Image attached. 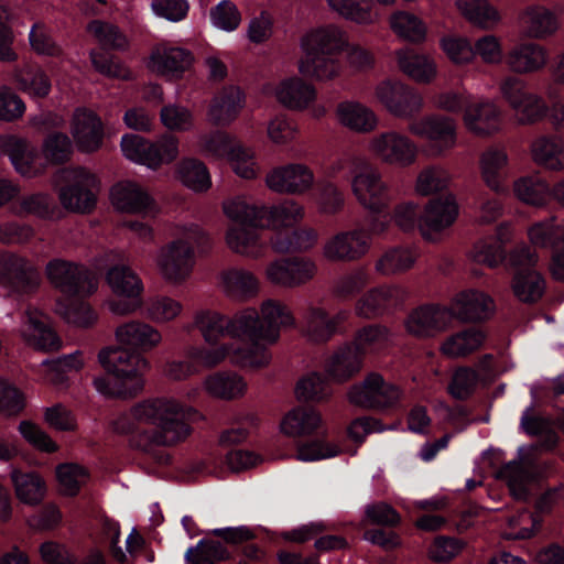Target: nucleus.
Segmentation results:
<instances>
[{"label":"nucleus","instance_id":"obj_1","mask_svg":"<svg viewBox=\"0 0 564 564\" xmlns=\"http://www.w3.org/2000/svg\"><path fill=\"white\" fill-rule=\"evenodd\" d=\"M200 419L203 415L197 410L173 399H149L134 404L130 414H119L110 427L117 434H129L134 430V421L155 425L156 430L140 432L131 441L135 448L152 453L155 446H173L185 441L192 432L187 422Z\"/></svg>","mask_w":564,"mask_h":564},{"label":"nucleus","instance_id":"obj_2","mask_svg":"<svg viewBox=\"0 0 564 564\" xmlns=\"http://www.w3.org/2000/svg\"><path fill=\"white\" fill-rule=\"evenodd\" d=\"M346 45L345 32L337 25L329 24L308 32L301 40L300 74L319 82L337 78L341 73L337 55Z\"/></svg>","mask_w":564,"mask_h":564},{"label":"nucleus","instance_id":"obj_3","mask_svg":"<svg viewBox=\"0 0 564 564\" xmlns=\"http://www.w3.org/2000/svg\"><path fill=\"white\" fill-rule=\"evenodd\" d=\"M177 238L161 248L158 267L162 276L170 282L180 283L192 272L194 265V246L204 245L207 237L198 225L176 228Z\"/></svg>","mask_w":564,"mask_h":564},{"label":"nucleus","instance_id":"obj_4","mask_svg":"<svg viewBox=\"0 0 564 564\" xmlns=\"http://www.w3.org/2000/svg\"><path fill=\"white\" fill-rule=\"evenodd\" d=\"M228 336L245 338L250 341L247 347H235L232 364L241 367L262 368L271 362V354L264 341L263 324L256 308H246L228 318Z\"/></svg>","mask_w":564,"mask_h":564},{"label":"nucleus","instance_id":"obj_5","mask_svg":"<svg viewBox=\"0 0 564 564\" xmlns=\"http://www.w3.org/2000/svg\"><path fill=\"white\" fill-rule=\"evenodd\" d=\"M64 182L57 194L61 205L68 212L89 214L97 204L99 182L95 174L83 166L65 167L56 173Z\"/></svg>","mask_w":564,"mask_h":564},{"label":"nucleus","instance_id":"obj_6","mask_svg":"<svg viewBox=\"0 0 564 564\" xmlns=\"http://www.w3.org/2000/svg\"><path fill=\"white\" fill-rule=\"evenodd\" d=\"M402 390L384 380L379 372H369L365 378L349 387L347 400L350 404L367 411L386 412L399 406Z\"/></svg>","mask_w":564,"mask_h":564},{"label":"nucleus","instance_id":"obj_7","mask_svg":"<svg viewBox=\"0 0 564 564\" xmlns=\"http://www.w3.org/2000/svg\"><path fill=\"white\" fill-rule=\"evenodd\" d=\"M123 155L152 170L173 162L178 155V139L165 133L155 142L138 134H126L121 140Z\"/></svg>","mask_w":564,"mask_h":564},{"label":"nucleus","instance_id":"obj_8","mask_svg":"<svg viewBox=\"0 0 564 564\" xmlns=\"http://www.w3.org/2000/svg\"><path fill=\"white\" fill-rule=\"evenodd\" d=\"M45 273L50 283L68 296H86L97 290V280L85 265L64 259L47 262Z\"/></svg>","mask_w":564,"mask_h":564},{"label":"nucleus","instance_id":"obj_9","mask_svg":"<svg viewBox=\"0 0 564 564\" xmlns=\"http://www.w3.org/2000/svg\"><path fill=\"white\" fill-rule=\"evenodd\" d=\"M41 274L26 257L0 250V286L12 294L30 295L37 291Z\"/></svg>","mask_w":564,"mask_h":564},{"label":"nucleus","instance_id":"obj_10","mask_svg":"<svg viewBox=\"0 0 564 564\" xmlns=\"http://www.w3.org/2000/svg\"><path fill=\"white\" fill-rule=\"evenodd\" d=\"M368 151L382 164L401 169L413 165L419 152L413 140L393 130L373 135L368 142Z\"/></svg>","mask_w":564,"mask_h":564},{"label":"nucleus","instance_id":"obj_11","mask_svg":"<svg viewBox=\"0 0 564 564\" xmlns=\"http://www.w3.org/2000/svg\"><path fill=\"white\" fill-rule=\"evenodd\" d=\"M351 192L357 202L372 214L383 213L393 200L391 188L383 181L381 172L369 164L352 176Z\"/></svg>","mask_w":564,"mask_h":564},{"label":"nucleus","instance_id":"obj_12","mask_svg":"<svg viewBox=\"0 0 564 564\" xmlns=\"http://www.w3.org/2000/svg\"><path fill=\"white\" fill-rule=\"evenodd\" d=\"M387 111L400 119H412L423 109V97L413 87L401 82L384 80L375 90Z\"/></svg>","mask_w":564,"mask_h":564},{"label":"nucleus","instance_id":"obj_13","mask_svg":"<svg viewBox=\"0 0 564 564\" xmlns=\"http://www.w3.org/2000/svg\"><path fill=\"white\" fill-rule=\"evenodd\" d=\"M411 134L430 142L433 154L441 155L456 145V122L445 116H426L409 123Z\"/></svg>","mask_w":564,"mask_h":564},{"label":"nucleus","instance_id":"obj_14","mask_svg":"<svg viewBox=\"0 0 564 564\" xmlns=\"http://www.w3.org/2000/svg\"><path fill=\"white\" fill-rule=\"evenodd\" d=\"M316 263L305 257H289L270 262L265 268L267 280L279 288L295 289L314 279Z\"/></svg>","mask_w":564,"mask_h":564},{"label":"nucleus","instance_id":"obj_15","mask_svg":"<svg viewBox=\"0 0 564 564\" xmlns=\"http://www.w3.org/2000/svg\"><path fill=\"white\" fill-rule=\"evenodd\" d=\"M532 245L552 248L550 272L554 280L564 281V218L555 224V217L535 223L528 229Z\"/></svg>","mask_w":564,"mask_h":564},{"label":"nucleus","instance_id":"obj_16","mask_svg":"<svg viewBox=\"0 0 564 564\" xmlns=\"http://www.w3.org/2000/svg\"><path fill=\"white\" fill-rule=\"evenodd\" d=\"M371 243L364 228H355L330 237L324 245L323 254L329 261L354 262L369 252Z\"/></svg>","mask_w":564,"mask_h":564},{"label":"nucleus","instance_id":"obj_17","mask_svg":"<svg viewBox=\"0 0 564 564\" xmlns=\"http://www.w3.org/2000/svg\"><path fill=\"white\" fill-rule=\"evenodd\" d=\"M449 308L426 304L412 310L404 319V327L413 337L427 338L444 332L452 323Z\"/></svg>","mask_w":564,"mask_h":564},{"label":"nucleus","instance_id":"obj_18","mask_svg":"<svg viewBox=\"0 0 564 564\" xmlns=\"http://www.w3.org/2000/svg\"><path fill=\"white\" fill-rule=\"evenodd\" d=\"M408 291L400 285H380L367 291L356 303V314L362 318H377L401 306Z\"/></svg>","mask_w":564,"mask_h":564},{"label":"nucleus","instance_id":"obj_19","mask_svg":"<svg viewBox=\"0 0 564 564\" xmlns=\"http://www.w3.org/2000/svg\"><path fill=\"white\" fill-rule=\"evenodd\" d=\"M314 180V173L307 165L292 163L272 170L265 183L273 192L302 195L312 188Z\"/></svg>","mask_w":564,"mask_h":564},{"label":"nucleus","instance_id":"obj_20","mask_svg":"<svg viewBox=\"0 0 564 564\" xmlns=\"http://www.w3.org/2000/svg\"><path fill=\"white\" fill-rule=\"evenodd\" d=\"M457 214L453 196L432 199L419 217V230L424 239L434 241L436 235L455 221Z\"/></svg>","mask_w":564,"mask_h":564},{"label":"nucleus","instance_id":"obj_21","mask_svg":"<svg viewBox=\"0 0 564 564\" xmlns=\"http://www.w3.org/2000/svg\"><path fill=\"white\" fill-rule=\"evenodd\" d=\"M507 68L517 75L541 72L549 62V51L535 42H522L513 45L503 56Z\"/></svg>","mask_w":564,"mask_h":564},{"label":"nucleus","instance_id":"obj_22","mask_svg":"<svg viewBox=\"0 0 564 564\" xmlns=\"http://www.w3.org/2000/svg\"><path fill=\"white\" fill-rule=\"evenodd\" d=\"M522 33L531 40H546L561 26L558 15L543 4L527 6L519 15Z\"/></svg>","mask_w":564,"mask_h":564},{"label":"nucleus","instance_id":"obj_23","mask_svg":"<svg viewBox=\"0 0 564 564\" xmlns=\"http://www.w3.org/2000/svg\"><path fill=\"white\" fill-rule=\"evenodd\" d=\"M264 226L230 225L225 234L228 249L241 257L259 259L267 251V239L262 237Z\"/></svg>","mask_w":564,"mask_h":564},{"label":"nucleus","instance_id":"obj_24","mask_svg":"<svg viewBox=\"0 0 564 564\" xmlns=\"http://www.w3.org/2000/svg\"><path fill=\"white\" fill-rule=\"evenodd\" d=\"M72 134L80 152H96L102 144V122L94 111L78 108L73 115Z\"/></svg>","mask_w":564,"mask_h":564},{"label":"nucleus","instance_id":"obj_25","mask_svg":"<svg viewBox=\"0 0 564 564\" xmlns=\"http://www.w3.org/2000/svg\"><path fill=\"white\" fill-rule=\"evenodd\" d=\"M453 318L462 322H481L488 319L495 312L494 300L482 291L466 290L459 292L449 308Z\"/></svg>","mask_w":564,"mask_h":564},{"label":"nucleus","instance_id":"obj_26","mask_svg":"<svg viewBox=\"0 0 564 564\" xmlns=\"http://www.w3.org/2000/svg\"><path fill=\"white\" fill-rule=\"evenodd\" d=\"M117 341L137 352H148L162 341L161 333L152 325L142 321H130L116 328Z\"/></svg>","mask_w":564,"mask_h":564},{"label":"nucleus","instance_id":"obj_27","mask_svg":"<svg viewBox=\"0 0 564 564\" xmlns=\"http://www.w3.org/2000/svg\"><path fill=\"white\" fill-rule=\"evenodd\" d=\"M96 390L106 398L132 400L144 389V373L105 375L93 381Z\"/></svg>","mask_w":564,"mask_h":564},{"label":"nucleus","instance_id":"obj_28","mask_svg":"<svg viewBox=\"0 0 564 564\" xmlns=\"http://www.w3.org/2000/svg\"><path fill=\"white\" fill-rule=\"evenodd\" d=\"M98 360L107 370V375L145 373L150 368L148 359L142 354L130 351L123 346L101 349Z\"/></svg>","mask_w":564,"mask_h":564},{"label":"nucleus","instance_id":"obj_29","mask_svg":"<svg viewBox=\"0 0 564 564\" xmlns=\"http://www.w3.org/2000/svg\"><path fill=\"white\" fill-rule=\"evenodd\" d=\"M364 365L358 348L346 344L335 350L325 362V373L336 383H345L356 377Z\"/></svg>","mask_w":564,"mask_h":564},{"label":"nucleus","instance_id":"obj_30","mask_svg":"<svg viewBox=\"0 0 564 564\" xmlns=\"http://www.w3.org/2000/svg\"><path fill=\"white\" fill-rule=\"evenodd\" d=\"M192 62L193 55L185 48L158 46L150 55L148 67L162 76L178 78Z\"/></svg>","mask_w":564,"mask_h":564},{"label":"nucleus","instance_id":"obj_31","mask_svg":"<svg viewBox=\"0 0 564 564\" xmlns=\"http://www.w3.org/2000/svg\"><path fill=\"white\" fill-rule=\"evenodd\" d=\"M243 107V95L239 87H224L210 101L207 119L216 127L230 124Z\"/></svg>","mask_w":564,"mask_h":564},{"label":"nucleus","instance_id":"obj_32","mask_svg":"<svg viewBox=\"0 0 564 564\" xmlns=\"http://www.w3.org/2000/svg\"><path fill=\"white\" fill-rule=\"evenodd\" d=\"M464 124L477 137H489L500 129L498 107L490 101L469 104L464 111Z\"/></svg>","mask_w":564,"mask_h":564},{"label":"nucleus","instance_id":"obj_33","mask_svg":"<svg viewBox=\"0 0 564 564\" xmlns=\"http://www.w3.org/2000/svg\"><path fill=\"white\" fill-rule=\"evenodd\" d=\"M532 161L549 171H564V138L557 134H542L530 144Z\"/></svg>","mask_w":564,"mask_h":564},{"label":"nucleus","instance_id":"obj_34","mask_svg":"<svg viewBox=\"0 0 564 564\" xmlns=\"http://www.w3.org/2000/svg\"><path fill=\"white\" fill-rule=\"evenodd\" d=\"M0 151L8 155L15 170L23 176L33 177L39 170L33 165L36 158L35 149L17 135L0 137Z\"/></svg>","mask_w":564,"mask_h":564},{"label":"nucleus","instance_id":"obj_35","mask_svg":"<svg viewBox=\"0 0 564 564\" xmlns=\"http://www.w3.org/2000/svg\"><path fill=\"white\" fill-rule=\"evenodd\" d=\"M496 478L506 481L514 499L525 501L529 495L528 487L535 480V473L531 464L513 460L502 465L496 471Z\"/></svg>","mask_w":564,"mask_h":564},{"label":"nucleus","instance_id":"obj_36","mask_svg":"<svg viewBox=\"0 0 564 564\" xmlns=\"http://www.w3.org/2000/svg\"><path fill=\"white\" fill-rule=\"evenodd\" d=\"M317 96L316 88L299 77L283 80L275 90L280 104L291 110H304Z\"/></svg>","mask_w":564,"mask_h":564},{"label":"nucleus","instance_id":"obj_37","mask_svg":"<svg viewBox=\"0 0 564 564\" xmlns=\"http://www.w3.org/2000/svg\"><path fill=\"white\" fill-rule=\"evenodd\" d=\"M340 124L359 133H369L378 127V117L367 106L358 101H341L336 107Z\"/></svg>","mask_w":564,"mask_h":564},{"label":"nucleus","instance_id":"obj_38","mask_svg":"<svg viewBox=\"0 0 564 564\" xmlns=\"http://www.w3.org/2000/svg\"><path fill=\"white\" fill-rule=\"evenodd\" d=\"M111 200L113 206L121 212L140 214L148 210L153 199L138 184L121 182L111 188Z\"/></svg>","mask_w":564,"mask_h":564},{"label":"nucleus","instance_id":"obj_39","mask_svg":"<svg viewBox=\"0 0 564 564\" xmlns=\"http://www.w3.org/2000/svg\"><path fill=\"white\" fill-rule=\"evenodd\" d=\"M224 292L230 299L247 301L258 295L260 282L258 278L245 269H229L220 275Z\"/></svg>","mask_w":564,"mask_h":564},{"label":"nucleus","instance_id":"obj_40","mask_svg":"<svg viewBox=\"0 0 564 564\" xmlns=\"http://www.w3.org/2000/svg\"><path fill=\"white\" fill-rule=\"evenodd\" d=\"M508 155L505 150L490 148L479 158L480 175L485 184L495 193H506L503 185Z\"/></svg>","mask_w":564,"mask_h":564},{"label":"nucleus","instance_id":"obj_41","mask_svg":"<svg viewBox=\"0 0 564 564\" xmlns=\"http://www.w3.org/2000/svg\"><path fill=\"white\" fill-rule=\"evenodd\" d=\"M29 330H22L23 338L42 350L58 348L59 339L56 333L47 325L46 317L35 308L25 311Z\"/></svg>","mask_w":564,"mask_h":564},{"label":"nucleus","instance_id":"obj_42","mask_svg":"<svg viewBox=\"0 0 564 564\" xmlns=\"http://www.w3.org/2000/svg\"><path fill=\"white\" fill-rule=\"evenodd\" d=\"M204 389L213 398L229 401L242 397L247 383L235 372L218 371L205 378Z\"/></svg>","mask_w":564,"mask_h":564},{"label":"nucleus","instance_id":"obj_43","mask_svg":"<svg viewBox=\"0 0 564 564\" xmlns=\"http://www.w3.org/2000/svg\"><path fill=\"white\" fill-rule=\"evenodd\" d=\"M400 69L419 84H430L436 77L435 62L426 55L411 50L397 51Z\"/></svg>","mask_w":564,"mask_h":564},{"label":"nucleus","instance_id":"obj_44","mask_svg":"<svg viewBox=\"0 0 564 564\" xmlns=\"http://www.w3.org/2000/svg\"><path fill=\"white\" fill-rule=\"evenodd\" d=\"M264 343L274 344L280 337L282 326L293 325L294 317L288 306L275 300L264 301L261 305Z\"/></svg>","mask_w":564,"mask_h":564},{"label":"nucleus","instance_id":"obj_45","mask_svg":"<svg viewBox=\"0 0 564 564\" xmlns=\"http://www.w3.org/2000/svg\"><path fill=\"white\" fill-rule=\"evenodd\" d=\"M12 209L19 217L33 216L44 220L55 218L58 213V206L53 196L42 192L21 196L13 204Z\"/></svg>","mask_w":564,"mask_h":564},{"label":"nucleus","instance_id":"obj_46","mask_svg":"<svg viewBox=\"0 0 564 564\" xmlns=\"http://www.w3.org/2000/svg\"><path fill=\"white\" fill-rule=\"evenodd\" d=\"M18 88L35 98H45L52 89L51 78L44 69L37 65H24L13 72Z\"/></svg>","mask_w":564,"mask_h":564},{"label":"nucleus","instance_id":"obj_47","mask_svg":"<svg viewBox=\"0 0 564 564\" xmlns=\"http://www.w3.org/2000/svg\"><path fill=\"white\" fill-rule=\"evenodd\" d=\"M270 241L273 250L279 253L306 251L317 242V232L312 228L280 230Z\"/></svg>","mask_w":564,"mask_h":564},{"label":"nucleus","instance_id":"obj_48","mask_svg":"<svg viewBox=\"0 0 564 564\" xmlns=\"http://www.w3.org/2000/svg\"><path fill=\"white\" fill-rule=\"evenodd\" d=\"M485 338L482 330L471 327L447 337L441 346V351L449 358H463L478 350Z\"/></svg>","mask_w":564,"mask_h":564},{"label":"nucleus","instance_id":"obj_49","mask_svg":"<svg viewBox=\"0 0 564 564\" xmlns=\"http://www.w3.org/2000/svg\"><path fill=\"white\" fill-rule=\"evenodd\" d=\"M321 424L322 417L317 411L299 406L284 416L281 430L285 435L296 437L312 434Z\"/></svg>","mask_w":564,"mask_h":564},{"label":"nucleus","instance_id":"obj_50","mask_svg":"<svg viewBox=\"0 0 564 564\" xmlns=\"http://www.w3.org/2000/svg\"><path fill=\"white\" fill-rule=\"evenodd\" d=\"M112 293L121 297H140L143 284L138 274L128 265H113L106 274Z\"/></svg>","mask_w":564,"mask_h":564},{"label":"nucleus","instance_id":"obj_51","mask_svg":"<svg viewBox=\"0 0 564 564\" xmlns=\"http://www.w3.org/2000/svg\"><path fill=\"white\" fill-rule=\"evenodd\" d=\"M11 479L18 499L26 505H39L45 497L46 486L43 478L36 473H21L12 470Z\"/></svg>","mask_w":564,"mask_h":564},{"label":"nucleus","instance_id":"obj_52","mask_svg":"<svg viewBox=\"0 0 564 564\" xmlns=\"http://www.w3.org/2000/svg\"><path fill=\"white\" fill-rule=\"evenodd\" d=\"M227 325L228 317L213 310L197 311L193 317V327L209 345H216L225 335H228Z\"/></svg>","mask_w":564,"mask_h":564},{"label":"nucleus","instance_id":"obj_53","mask_svg":"<svg viewBox=\"0 0 564 564\" xmlns=\"http://www.w3.org/2000/svg\"><path fill=\"white\" fill-rule=\"evenodd\" d=\"M512 290L519 301L536 303L544 294L545 281L536 270L519 271L514 273Z\"/></svg>","mask_w":564,"mask_h":564},{"label":"nucleus","instance_id":"obj_54","mask_svg":"<svg viewBox=\"0 0 564 564\" xmlns=\"http://www.w3.org/2000/svg\"><path fill=\"white\" fill-rule=\"evenodd\" d=\"M521 427L529 435L542 436V440L532 446L535 451H552L558 442V436L552 429L550 420L535 415L532 409L524 412Z\"/></svg>","mask_w":564,"mask_h":564},{"label":"nucleus","instance_id":"obj_55","mask_svg":"<svg viewBox=\"0 0 564 564\" xmlns=\"http://www.w3.org/2000/svg\"><path fill=\"white\" fill-rule=\"evenodd\" d=\"M87 31L95 36L102 50L124 52L130 46L127 35L112 23L93 20L87 24Z\"/></svg>","mask_w":564,"mask_h":564},{"label":"nucleus","instance_id":"obj_56","mask_svg":"<svg viewBox=\"0 0 564 564\" xmlns=\"http://www.w3.org/2000/svg\"><path fill=\"white\" fill-rule=\"evenodd\" d=\"M225 215L238 226H265V207L250 205L241 198H235L223 204Z\"/></svg>","mask_w":564,"mask_h":564},{"label":"nucleus","instance_id":"obj_57","mask_svg":"<svg viewBox=\"0 0 564 564\" xmlns=\"http://www.w3.org/2000/svg\"><path fill=\"white\" fill-rule=\"evenodd\" d=\"M302 334L312 343H327L334 336L327 312L322 307L310 306L304 315Z\"/></svg>","mask_w":564,"mask_h":564},{"label":"nucleus","instance_id":"obj_58","mask_svg":"<svg viewBox=\"0 0 564 564\" xmlns=\"http://www.w3.org/2000/svg\"><path fill=\"white\" fill-rule=\"evenodd\" d=\"M479 382L482 381L476 369L462 366L453 371L446 390L455 400L466 401L474 395Z\"/></svg>","mask_w":564,"mask_h":564},{"label":"nucleus","instance_id":"obj_59","mask_svg":"<svg viewBox=\"0 0 564 564\" xmlns=\"http://www.w3.org/2000/svg\"><path fill=\"white\" fill-rule=\"evenodd\" d=\"M516 196L523 203L542 206L550 197V186L547 182L536 175L525 176L513 184Z\"/></svg>","mask_w":564,"mask_h":564},{"label":"nucleus","instance_id":"obj_60","mask_svg":"<svg viewBox=\"0 0 564 564\" xmlns=\"http://www.w3.org/2000/svg\"><path fill=\"white\" fill-rule=\"evenodd\" d=\"M416 254L409 248H393L382 254L376 262V271L382 275H394L410 270Z\"/></svg>","mask_w":564,"mask_h":564},{"label":"nucleus","instance_id":"obj_61","mask_svg":"<svg viewBox=\"0 0 564 564\" xmlns=\"http://www.w3.org/2000/svg\"><path fill=\"white\" fill-rule=\"evenodd\" d=\"M455 3L460 13L469 22L481 29H492L500 20L496 8L485 1L468 2L467 0H456Z\"/></svg>","mask_w":564,"mask_h":564},{"label":"nucleus","instance_id":"obj_62","mask_svg":"<svg viewBox=\"0 0 564 564\" xmlns=\"http://www.w3.org/2000/svg\"><path fill=\"white\" fill-rule=\"evenodd\" d=\"M230 558V552L216 540H202L186 552V560L191 564H218Z\"/></svg>","mask_w":564,"mask_h":564},{"label":"nucleus","instance_id":"obj_63","mask_svg":"<svg viewBox=\"0 0 564 564\" xmlns=\"http://www.w3.org/2000/svg\"><path fill=\"white\" fill-rule=\"evenodd\" d=\"M304 218V207L293 200L285 199L281 204L265 207V225L274 228L291 227Z\"/></svg>","mask_w":564,"mask_h":564},{"label":"nucleus","instance_id":"obj_64","mask_svg":"<svg viewBox=\"0 0 564 564\" xmlns=\"http://www.w3.org/2000/svg\"><path fill=\"white\" fill-rule=\"evenodd\" d=\"M180 181L195 192H205L210 187L209 173L203 162L185 159L177 166Z\"/></svg>","mask_w":564,"mask_h":564}]
</instances>
